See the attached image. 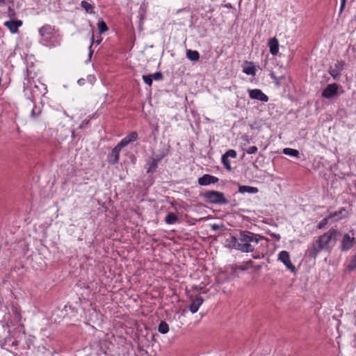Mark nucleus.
<instances>
[{
	"label": "nucleus",
	"mask_w": 356,
	"mask_h": 356,
	"mask_svg": "<svg viewBox=\"0 0 356 356\" xmlns=\"http://www.w3.org/2000/svg\"><path fill=\"white\" fill-rule=\"evenodd\" d=\"M262 239H264V237L258 234L241 230L239 232L238 237L230 236L226 238L225 245L242 252H252L254 250V245H257Z\"/></svg>",
	"instance_id": "obj_1"
},
{
	"label": "nucleus",
	"mask_w": 356,
	"mask_h": 356,
	"mask_svg": "<svg viewBox=\"0 0 356 356\" xmlns=\"http://www.w3.org/2000/svg\"><path fill=\"white\" fill-rule=\"evenodd\" d=\"M339 234L340 232L338 229H330L327 232L320 236L309 250V256L316 258L323 250H330L332 248L330 245V243L332 241L335 242L337 236Z\"/></svg>",
	"instance_id": "obj_2"
},
{
	"label": "nucleus",
	"mask_w": 356,
	"mask_h": 356,
	"mask_svg": "<svg viewBox=\"0 0 356 356\" xmlns=\"http://www.w3.org/2000/svg\"><path fill=\"white\" fill-rule=\"evenodd\" d=\"M40 35V43L52 48L60 45V38L54 26L50 24H44L38 29Z\"/></svg>",
	"instance_id": "obj_3"
},
{
	"label": "nucleus",
	"mask_w": 356,
	"mask_h": 356,
	"mask_svg": "<svg viewBox=\"0 0 356 356\" xmlns=\"http://www.w3.org/2000/svg\"><path fill=\"white\" fill-rule=\"evenodd\" d=\"M24 91L27 95V92H30V98L33 101L35 98L39 97H43L47 92V86L41 83L40 81H36L32 78H30L27 74V76L24 78L23 81Z\"/></svg>",
	"instance_id": "obj_4"
},
{
	"label": "nucleus",
	"mask_w": 356,
	"mask_h": 356,
	"mask_svg": "<svg viewBox=\"0 0 356 356\" xmlns=\"http://www.w3.org/2000/svg\"><path fill=\"white\" fill-rule=\"evenodd\" d=\"M202 197L204 201L211 204H227L229 201L225 197L223 193L217 191H208L204 193Z\"/></svg>",
	"instance_id": "obj_5"
},
{
	"label": "nucleus",
	"mask_w": 356,
	"mask_h": 356,
	"mask_svg": "<svg viewBox=\"0 0 356 356\" xmlns=\"http://www.w3.org/2000/svg\"><path fill=\"white\" fill-rule=\"evenodd\" d=\"M278 259L284 264V266L289 270H290L292 273L296 272V267L292 264L290 259L289 253L287 251H281L278 254Z\"/></svg>",
	"instance_id": "obj_6"
},
{
	"label": "nucleus",
	"mask_w": 356,
	"mask_h": 356,
	"mask_svg": "<svg viewBox=\"0 0 356 356\" xmlns=\"http://www.w3.org/2000/svg\"><path fill=\"white\" fill-rule=\"evenodd\" d=\"M190 302L191 303L188 305V309L192 314H195L198 311L200 307L202 305L204 299L200 296H191L190 297Z\"/></svg>",
	"instance_id": "obj_7"
},
{
	"label": "nucleus",
	"mask_w": 356,
	"mask_h": 356,
	"mask_svg": "<svg viewBox=\"0 0 356 356\" xmlns=\"http://www.w3.org/2000/svg\"><path fill=\"white\" fill-rule=\"evenodd\" d=\"M339 86L337 83H330L322 92V97L325 99H331L337 95Z\"/></svg>",
	"instance_id": "obj_8"
},
{
	"label": "nucleus",
	"mask_w": 356,
	"mask_h": 356,
	"mask_svg": "<svg viewBox=\"0 0 356 356\" xmlns=\"http://www.w3.org/2000/svg\"><path fill=\"white\" fill-rule=\"evenodd\" d=\"M122 148V147L118 144L115 147H113L111 152L108 154L107 161L110 164L115 165L119 162L120 153Z\"/></svg>",
	"instance_id": "obj_9"
},
{
	"label": "nucleus",
	"mask_w": 356,
	"mask_h": 356,
	"mask_svg": "<svg viewBox=\"0 0 356 356\" xmlns=\"http://www.w3.org/2000/svg\"><path fill=\"white\" fill-rule=\"evenodd\" d=\"M355 244V239L348 234H345L341 240L340 249L341 251H347L352 248Z\"/></svg>",
	"instance_id": "obj_10"
},
{
	"label": "nucleus",
	"mask_w": 356,
	"mask_h": 356,
	"mask_svg": "<svg viewBox=\"0 0 356 356\" xmlns=\"http://www.w3.org/2000/svg\"><path fill=\"white\" fill-rule=\"evenodd\" d=\"M249 97L252 99H257L263 102L268 101V97L264 94L260 89H249Z\"/></svg>",
	"instance_id": "obj_11"
},
{
	"label": "nucleus",
	"mask_w": 356,
	"mask_h": 356,
	"mask_svg": "<svg viewBox=\"0 0 356 356\" xmlns=\"http://www.w3.org/2000/svg\"><path fill=\"white\" fill-rule=\"evenodd\" d=\"M218 181L219 179L217 177L209 174H205L198 179L197 182L200 186H208L211 184H216Z\"/></svg>",
	"instance_id": "obj_12"
},
{
	"label": "nucleus",
	"mask_w": 356,
	"mask_h": 356,
	"mask_svg": "<svg viewBox=\"0 0 356 356\" xmlns=\"http://www.w3.org/2000/svg\"><path fill=\"white\" fill-rule=\"evenodd\" d=\"M3 25L6 26L12 33H16L18 31L19 27L22 25V22L19 19L9 20L6 21Z\"/></svg>",
	"instance_id": "obj_13"
},
{
	"label": "nucleus",
	"mask_w": 356,
	"mask_h": 356,
	"mask_svg": "<svg viewBox=\"0 0 356 356\" xmlns=\"http://www.w3.org/2000/svg\"><path fill=\"white\" fill-rule=\"evenodd\" d=\"M138 136L137 132L133 131L122 138L118 145H120V146L123 148L124 147L128 145L129 143L136 141L138 139Z\"/></svg>",
	"instance_id": "obj_14"
},
{
	"label": "nucleus",
	"mask_w": 356,
	"mask_h": 356,
	"mask_svg": "<svg viewBox=\"0 0 356 356\" xmlns=\"http://www.w3.org/2000/svg\"><path fill=\"white\" fill-rule=\"evenodd\" d=\"M268 47L270 52L272 55L275 56L279 51V42L275 38H271L268 41Z\"/></svg>",
	"instance_id": "obj_15"
},
{
	"label": "nucleus",
	"mask_w": 356,
	"mask_h": 356,
	"mask_svg": "<svg viewBox=\"0 0 356 356\" xmlns=\"http://www.w3.org/2000/svg\"><path fill=\"white\" fill-rule=\"evenodd\" d=\"M259 189L257 187L250 186H238V193H257Z\"/></svg>",
	"instance_id": "obj_16"
},
{
	"label": "nucleus",
	"mask_w": 356,
	"mask_h": 356,
	"mask_svg": "<svg viewBox=\"0 0 356 356\" xmlns=\"http://www.w3.org/2000/svg\"><path fill=\"white\" fill-rule=\"evenodd\" d=\"M186 57L191 61H197L200 58V54L197 51L188 49L186 51Z\"/></svg>",
	"instance_id": "obj_17"
},
{
	"label": "nucleus",
	"mask_w": 356,
	"mask_h": 356,
	"mask_svg": "<svg viewBox=\"0 0 356 356\" xmlns=\"http://www.w3.org/2000/svg\"><path fill=\"white\" fill-rule=\"evenodd\" d=\"M41 113V108L40 106L35 105L31 109L30 117L33 120H37L38 117L40 115Z\"/></svg>",
	"instance_id": "obj_18"
},
{
	"label": "nucleus",
	"mask_w": 356,
	"mask_h": 356,
	"mask_svg": "<svg viewBox=\"0 0 356 356\" xmlns=\"http://www.w3.org/2000/svg\"><path fill=\"white\" fill-rule=\"evenodd\" d=\"M178 221V217L172 212H170L167 214L165 222L168 225H173Z\"/></svg>",
	"instance_id": "obj_19"
},
{
	"label": "nucleus",
	"mask_w": 356,
	"mask_h": 356,
	"mask_svg": "<svg viewBox=\"0 0 356 356\" xmlns=\"http://www.w3.org/2000/svg\"><path fill=\"white\" fill-rule=\"evenodd\" d=\"M283 154L293 157H298L300 152L298 150L292 148H284L282 151Z\"/></svg>",
	"instance_id": "obj_20"
},
{
	"label": "nucleus",
	"mask_w": 356,
	"mask_h": 356,
	"mask_svg": "<svg viewBox=\"0 0 356 356\" xmlns=\"http://www.w3.org/2000/svg\"><path fill=\"white\" fill-rule=\"evenodd\" d=\"M147 165H149L147 168V172H154L158 167V163L152 158L149 159Z\"/></svg>",
	"instance_id": "obj_21"
},
{
	"label": "nucleus",
	"mask_w": 356,
	"mask_h": 356,
	"mask_svg": "<svg viewBox=\"0 0 356 356\" xmlns=\"http://www.w3.org/2000/svg\"><path fill=\"white\" fill-rule=\"evenodd\" d=\"M158 330L161 334H166L169 331V326L166 322L161 321L158 327Z\"/></svg>",
	"instance_id": "obj_22"
},
{
	"label": "nucleus",
	"mask_w": 356,
	"mask_h": 356,
	"mask_svg": "<svg viewBox=\"0 0 356 356\" xmlns=\"http://www.w3.org/2000/svg\"><path fill=\"white\" fill-rule=\"evenodd\" d=\"M81 7L86 11V13H94L93 7L90 3H88L86 1H82L81 3Z\"/></svg>",
	"instance_id": "obj_23"
},
{
	"label": "nucleus",
	"mask_w": 356,
	"mask_h": 356,
	"mask_svg": "<svg viewBox=\"0 0 356 356\" xmlns=\"http://www.w3.org/2000/svg\"><path fill=\"white\" fill-rule=\"evenodd\" d=\"M97 27L99 29V34H102L108 31V26L103 20H100L97 22Z\"/></svg>",
	"instance_id": "obj_24"
},
{
	"label": "nucleus",
	"mask_w": 356,
	"mask_h": 356,
	"mask_svg": "<svg viewBox=\"0 0 356 356\" xmlns=\"http://www.w3.org/2000/svg\"><path fill=\"white\" fill-rule=\"evenodd\" d=\"M243 72L248 75H255L256 69L253 65H250V66L245 67L243 68Z\"/></svg>",
	"instance_id": "obj_25"
},
{
	"label": "nucleus",
	"mask_w": 356,
	"mask_h": 356,
	"mask_svg": "<svg viewBox=\"0 0 356 356\" xmlns=\"http://www.w3.org/2000/svg\"><path fill=\"white\" fill-rule=\"evenodd\" d=\"M167 154H168V152L163 150L161 152H160L159 154H157L152 156L151 158L159 163L165 156H167Z\"/></svg>",
	"instance_id": "obj_26"
},
{
	"label": "nucleus",
	"mask_w": 356,
	"mask_h": 356,
	"mask_svg": "<svg viewBox=\"0 0 356 356\" xmlns=\"http://www.w3.org/2000/svg\"><path fill=\"white\" fill-rule=\"evenodd\" d=\"M221 161L222 163V164L224 165L225 168L230 171L232 170V166H231V163L229 161V159L224 154L222 155V157H221Z\"/></svg>",
	"instance_id": "obj_27"
},
{
	"label": "nucleus",
	"mask_w": 356,
	"mask_h": 356,
	"mask_svg": "<svg viewBox=\"0 0 356 356\" xmlns=\"http://www.w3.org/2000/svg\"><path fill=\"white\" fill-rule=\"evenodd\" d=\"M331 219L330 218H329V216L326 218H324L321 221H320V222L317 225V228L319 229H323L326 225L328 223V220Z\"/></svg>",
	"instance_id": "obj_28"
},
{
	"label": "nucleus",
	"mask_w": 356,
	"mask_h": 356,
	"mask_svg": "<svg viewBox=\"0 0 356 356\" xmlns=\"http://www.w3.org/2000/svg\"><path fill=\"white\" fill-rule=\"evenodd\" d=\"M329 73L333 79H337L339 76L341 72L339 71V70L333 68L329 70Z\"/></svg>",
	"instance_id": "obj_29"
},
{
	"label": "nucleus",
	"mask_w": 356,
	"mask_h": 356,
	"mask_svg": "<svg viewBox=\"0 0 356 356\" xmlns=\"http://www.w3.org/2000/svg\"><path fill=\"white\" fill-rule=\"evenodd\" d=\"M152 79H154L156 81H160L163 79V76L161 72H156L154 74H150Z\"/></svg>",
	"instance_id": "obj_30"
},
{
	"label": "nucleus",
	"mask_w": 356,
	"mask_h": 356,
	"mask_svg": "<svg viewBox=\"0 0 356 356\" xmlns=\"http://www.w3.org/2000/svg\"><path fill=\"white\" fill-rule=\"evenodd\" d=\"M142 79L144 81V82L149 86H151L152 85V79L150 74L143 75Z\"/></svg>",
	"instance_id": "obj_31"
},
{
	"label": "nucleus",
	"mask_w": 356,
	"mask_h": 356,
	"mask_svg": "<svg viewBox=\"0 0 356 356\" xmlns=\"http://www.w3.org/2000/svg\"><path fill=\"white\" fill-rule=\"evenodd\" d=\"M224 155H225L227 158L231 157L235 159L236 158L237 154L234 149H229L224 154Z\"/></svg>",
	"instance_id": "obj_32"
},
{
	"label": "nucleus",
	"mask_w": 356,
	"mask_h": 356,
	"mask_svg": "<svg viewBox=\"0 0 356 356\" xmlns=\"http://www.w3.org/2000/svg\"><path fill=\"white\" fill-rule=\"evenodd\" d=\"M257 151L258 148L256 146H251L245 150L246 153L248 154H255Z\"/></svg>",
	"instance_id": "obj_33"
},
{
	"label": "nucleus",
	"mask_w": 356,
	"mask_h": 356,
	"mask_svg": "<svg viewBox=\"0 0 356 356\" xmlns=\"http://www.w3.org/2000/svg\"><path fill=\"white\" fill-rule=\"evenodd\" d=\"M344 62L343 61H337L334 65V69L339 70V71L341 72L343 68Z\"/></svg>",
	"instance_id": "obj_34"
},
{
	"label": "nucleus",
	"mask_w": 356,
	"mask_h": 356,
	"mask_svg": "<svg viewBox=\"0 0 356 356\" xmlns=\"http://www.w3.org/2000/svg\"><path fill=\"white\" fill-rule=\"evenodd\" d=\"M345 211V209L343 207V208H341L339 211H335V212H334V213H330V214L329 215V218H334V217H336V216H339V215L341 214V213H343V211Z\"/></svg>",
	"instance_id": "obj_35"
},
{
	"label": "nucleus",
	"mask_w": 356,
	"mask_h": 356,
	"mask_svg": "<svg viewBox=\"0 0 356 356\" xmlns=\"http://www.w3.org/2000/svg\"><path fill=\"white\" fill-rule=\"evenodd\" d=\"M7 14L10 18L14 17L16 15L14 8H11L10 6H9L8 8Z\"/></svg>",
	"instance_id": "obj_36"
},
{
	"label": "nucleus",
	"mask_w": 356,
	"mask_h": 356,
	"mask_svg": "<svg viewBox=\"0 0 356 356\" xmlns=\"http://www.w3.org/2000/svg\"><path fill=\"white\" fill-rule=\"evenodd\" d=\"M93 43H94V36L92 35L91 37V42H90V44L89 48H88L89 49V54H88L89 58H91L92 54V46Z\"/></svg>",
	"instance_id": "obj_37"
},
{
	"label": "nucleus",
	"mask_w": 356,
	"mask_h": 356,
	"mask_svg": "<svg viewBox=\"0 0 356 356\" xmlns=\"http://www.w3.org/2000/svg\"><path fill=\"white\" fill-rule=\"evenodd\" d=\"M346 0H341V6H340V9H339V13H341L344 7H345V5H346Z\"/></svg>",
	"instance_id": "obj_38"
},
{
	"label": "nucleus",
	"mask_w": 356,
	"mask_h": 356,
	"mask_svg": "<svg viewBox=\"0 0 356 356\" xmlns=\"http://www.w3.org/2000/svg\"><path fill=\"white\" fill-rule=\"evenodd\" d=\"M88 122H89V120H87V121H83V122H81V124H80L79 128H80V129H83V128H85V127H86V126L88 124Z\"/></svg>",
	"instance_id": "obj_39"
},
{
	"label": "nucleus",
	"mask_w": 356,
	"mask_h": 356,
	"mask_svg": "<svg viewBox=\"0 0 356 356\" xmlns=\"http://www.w3.org/2000/svg\"><path fill=\"white\" fill-rule=\"evenodd\" d=\"M272 236L277 241H279L280 240V235L279 234H272Z\"/></svg>",
	"instance_id": "obj_40"
},
{
	"label": "nucleus",
	"mask_w": 356,
	"mask_h": 356,
	"mask_svg": "<svg viewBox=\"0 0 356 356\" xmlns=\"http://www.w3.org/2000/svg\"><path fill=\"white\" fill-rule=\"evenodd\" d=\"M280 80H281V78L280 77H276L275 79H273L275 83L277 85V86H280Z\"/></svg>",
	"instance_id": "obj_41"
},
{
	"label": "nucleus",
	"mask_w": 356,
	"mask_h": 356,
	"mask_svg": "<svg viewBox=\"0 0 356 356\" xmlns=\"http://www.w3.org/2000/svg\"><path fill=\"white\" fill-rule=\"evenodd\" d=\"M270 76L271 77L272 79H275L277 77L273 72H271L270 73Z\"/></svg>",
	"instance_id": "obj_42"
},
{
	"label": "nucleus",
	"mask_w": 356,
	"mask_h": 356,
	"mask_svg": "<svg viewBox=\"0 0 356 356\" xmlns=\"http://www.w3.org/2000/svg\"><path fill=\"white\" fill-rule=\"evenodd\" d=\"M8 2V0H0V5L1 3L6 4Z\"/></svg>",
	"instance_id": "obj_43"
},
{
	"label": "nucleus",
	"mask_w": 356,
	"mask_h": 356,
	"mask_svg": "<svg viewBox=\"0 0 356 356\" xmlns=\"http://www.w3.org/2000/svg\"><path fill=\"white\" fill-rule=\"evenodd\" d=\"M218 228H219V227H218V225H213V227H212V229H213V230H216V229H218Z\"/></svg>",
	"instance_id": "obj_44"
},
{
	"label": "nucleus",
	"mask_w": 356,
	"mask_h": 356,
	"mask_svg": "<svg viewBox=\"0 0 356 356\" xmlns=\"http://www.w3.org/2000/svg\"><path fill=\"white\" fill-rule=\"evenodd\" d=\"M100 41H101V40H97V44H99Z\"/></svg>",
	"instance_id": "obj_45"
}]
</instances>
